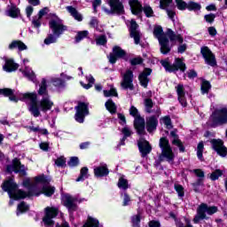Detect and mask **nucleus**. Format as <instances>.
Listing matches in <instances>:
<instances>
[{
	"label": "nucleus",
	"instance_id": "1",
	"mask_svg": "<svg viewBox=\"0 0 227 227\" xmlns=\"http://www.w3.org/2000/svg\"><path fill=\"white\" fill-rule=\"evenodd\" d=\"M36 92H26V93H16L15 90L11 89H0V95H4L8 97L11 102H28V111L35 118L42 116V113H48V111H52L54 107V101L51 98L49 95V90H47V80L43 78L40 84L39 90ZM38 95L42 98L38 101Z\"/></svg>",
	"mask_w": 227,
	"mask_h": 227
},
{
	"label": "nucleus",
	"instance_id": "2",
	"mask_svg": "<svg viewBox=\"0 0 227 227\" xmlns=\"http://www.w3.org/2000/svg\"><path fill=\"white\" fill-rule=\"evenodd\" d=\"M35 184L29 193L20 190L13 179L5 181L2 185V189L5 192H8L11 200H24V198H27V196H40V194L50 197L54 194L55 188L49 185L51 179L45 177V176H35Z\"/></svg>",
	"mask_w": 227,
	"mask_h": 227
},
{
	"label": "nucleus",
	"instance_id": "3",
	"mask_svg": "<svg viewBox=\"0 0 227 227\" xmlns=\"http://www.w3.org/2000/svg\"><path fill=\"white\" fill-rule=\"evenodd\" d=\"M51 20L49 21L50 29L52 31V34H50L45 39V45H51V43H56L58 38L67 31V27L63 25L61 19L56 16V14H51Z\"/></svg>",
	"mask_w": 227,
	"mask_h": 227
},
{
	"label": "nucleus",
	"instance_id": "4",
	"mask_svg": "<svg viewBox=\"0 0 227 227\" xmlns=\"http://www.w3.org/2000/svg\"><path fill=\"white\" fill-rule=\"evenodd\" d=\"M227 123V108L224 106L217 107L209 117L207 125L209 127H217Z\"/></svg>",
	"mask_w": 227,
	"mask_h": 227
},
{
	"label": "nucleus",
	"instance_id": "5",
	"mask_svg": "<svg viewBox=\"0 0 227 227\" xmlns=\"http://www.w3.org/2000/svg\"><path fill=\"white\" fill-rule=\"evenodd\" d=\"M153 35L157 38L160 43V51L161 54H168L171 51V46H169V40L164 35V31L162 30V27L155 26L153 30Z\"/></svg>",
	"mask_w": 227,
	"mask_h": 227
},
{
	"label": "nucleus",
	"instance_id": "6",
	"mask_svg": "<svg viewBox=\"0 0 227 227\" xmlns=\"http://www.w3.org/2000/svg\"><path fill=\"white\" fill-rule=\"evenodd\" d=\"M160 147L161 148V153L160 155V160H167V162H173L175 160V153L169 145V140L166 137L160 139Z\"/></svg>",
	"mask_w": 227,
	"mask_h": 227
},
{
	"label": "nucleus",
	"instance_id": "7",
	"mask_svg": "<svg viewBox=\"0 0 227 227\" xmlns=\"http://www.w3.org/2000/svg\"><path fill=\"white\" fill-rule=\"evenodd\" d=\"M129 114L135 118L134 125L135 129L140 136L145 134V119L139 115V111L134 106H131L129 108Z\"/></svg>",
	"mask_w": 227,
	"mask_h": 227
},
{
	"label": "nucleus",
	"instance_id": "8",
	"mask_svg": "<svg viewBox=\"0 0 227 227\" xmlns=\"http://www.w3.org/2000/svg\"><path fill=\"white\" fill-rule=\"evenodd\" d=\"M217 212V207L212 206L208 207L207 204H201L198 210H197V215L193 219V223H200V221L206 219L207 215H213V214H215Z\"/></svg>",
	"mask_w": 227,
	"mask_h": 227
},
{
	"label": "nucleus",
	"instance_id": "9",
	"mask_svg": "<svg viewBox=\"0 0 227 227\" xmlns=\"http://www.w3.org/2000/svg\"><path fill=\"white\" fill-rule=\"evenodd\" d=\"M59 214V208L56 207H47L44 208V217L43 223L46 227H54V217Z\"/></svg>",
	"mask_w": 227,
	"mask_h": 227
},
{
	"label": "nucleus",
	"instance_id": "10",
	"mask_svg": "<svg viewBox=\"0 0 227 227\" xmlns=\"http://www.w3.org/2000/svg\"><path fill=\"white\" fill-rule=\"evenodd\" d=\"M160 63L167 72H177V70L185 72V69L187 68L184 60L178 58L175 59L173 65L169 64L168 60H161Z\"/></svg>",
	"mask_w": 227,
	"mask_h": 227
},
{
	"label": "nucleus",
	"instance_id": "11",
	"mask_svg": "<svg viewBox=\"0 0 227 227\" xmlns=\"http://www.w3.org/2000/svg\"><path fill=\"white\" fill-rule=\"evenodd\" d=\"M74 109L76 111L74 115L75 121H78V123H84V118L90 114L88 103L80 102Z\"/></svg>",
	"mask_w": 227,
	"mask_h": 227
},
{
	"label": "nucleus",
	"instance_id": "12",
	"mask_svg": "<svg viewBox=\"0 0 227 227\" xmlns=\"http://www.w3.org/2000/svg\"><path fill=\"white\" fill-rule=\"evenodd\" d=\"M122 80L121 86L123 90H134V73L128 69L125 73H121Z\"/></svg>",
	"mask_w": 227,
	"mask_h": 227
},
{
	"label": "nucleus",
	"instance_id": "13",
	"mask_svg": "<svg viewBox=\"0 0 227 227\" xmlns=\"http://www.w3.org/2000/svg\"><path fill=\"white\" fill-rule=\"evenodd\" d=\"M62 204L67 207L69 214L77 210V199L68 193L62 194Z\"/></svg>",
	"mask_w": 227,
	"mask_h": 227
},
{
	"label": "nucleus",
	"instance_id": "14",
	"mask_svg": "<svg viewBox=\"0 0 227 227\" xmlns=\"http://www.w3.org/2000/svg\"><path fill=\"white\" fill-rule=\"evenodd\" d=\"M168 36L170 42H176L177 43H180L177 48V52H179V54H184V52L187 51V44L184 43V37H182V35H176L173 30L168 29Z\"/></svg>",
	"mask_w": 227,
	"mask_h": 227
},
{
	"label": "nucleus",
	"instance_id": "15",
	"mask_svg": "<svg viewBox=\"0 0 227 227\" xmlns=\"http://www.w3.org/2000/svg\"><path fill=\"white\" fill-rule=\"evenodd\" d=\"M10 4L7 6L6 16L12 19H17L20 17V9H19V4H20V0H9Z\"/></svg>",
	"mask_w": 227,
	"mask_h": 227
},
{
	"label": "nucleus",
	"instance_id": "16",
	"mask_svg": "<svg viewBox=\"0 0 227 227\" xmlns=\"http://www.w3.org/2000/svg\"><path fill=\"white\" fill-rule=\"evenodd\" d=\"M118 59L128 61L129 57H127V52H125L123 49L119 46H115L113 48V53H110V55L108 56V59L110 63H112V65H114Z\"/></svg>",
	"mask_w": 227,
	"mask_h": 227
},
{
	"label": "nucleus",
	"instance_id": "17",
	"mask_svg": "<svg viewBox=\"0 0 227 227\" xmlns=\"http://www.w3.org/2000/svg\"><path fill=\"white\" fill-rule=\"evenodd\" d=\"M213 150L216 152L220 157H226L227 148L224 146V143L221 139H213L210 141Z\"/></svg>",
	"mask_w": 227,
	"mask_h": 227
},
{
	"label": "nucleus",
	"instance_id": "18",
	"mask_svg": "<svg viewBox=\"0 0 227 227\" xmlns=\"http://www.w3.org/2000/svg\"><path fill=\"white\" fill-rule=\"evenodd\" d=\"M160 116V108L156 109V116L153 115L146 119V129L149 132H153V130H157V125H159V118Z\"/></svg>",
	"mask_w": 227,
	"mask_h": 227
},
{
	"label": "nucleus",
	"instance_id": "19",
	"mask_svg": "<svg viewBox=\"0 0 227 227\" xmlns=\"http://www.w3.org/2000/svg\"><path fill=\"white\" fill-rule=\"evenodd\" d=\"M8 173H20V175H26V167L20 164L19 159H14L12 160V165L7 166Z\"/></svg>",
	"mask_w": 227,
	"mask_h": 227
},
{
	"label": "nucleus",
	"instance_id": "20",
	"mask_svg": "<svg viewBox=\"0 0 227 227\" xmlns=\"http://www.w3.org/2000/svg\"><path fill=\"white\" fill-rule=\"evenodd\" d=\"M200 52L207 65H210V67H215V56H214V53H212V51H210L208 47H202Z\"/></svg>",
	"mask_w": 227,
	"mask_h": 227
},
{
	"label": "nucleus",
	"instance_id": "21",
	"mask_svg": "<svg viewBox=\"0 0 227 227\" xmlns=\"http://www.w3.org/2000/svg\"><path fill=\"white\" fill-rule=\"evenodd\" d=\"M137 145L142 157H146V155L152 152V145H150V142L146 141L145 138H140Z\"/></svg>",
	"mask_w": 227,
	"mask_h": 227
},
{
	"label": "nucleus",
	"instance_id": "22",
	"mask_svg": "<svg viewBox=\"0 0 227 227\" xmlns=\"http://www.w3.org/2000/svg\"><path fill=\"white\" fill-rule=\"evenodd\" d=\"M137 27L139 26L136 22V20H131L130 21V36L131 38H134L136 45L139 44V42L141 40V34L139 33V30H137Z\"/></svg>",
	"mask_w": 227,
	"mask_h": 227
},
{
	"label": "nucleus",
	"instance_id": "23",
	"mask_svg": "<svg viewBox=\"0 0 227 227\" xmlns=\"http://www.w3.org/2000/svg\"><path fill=\"white\" fill-rule=\"evenodd\" d=\"M19 69V64L15 63L13 59L4 58V65L3 66V71L11 74L16 72Z\"/></svg>",
	"mask_w": 227,
	"mask_h": 227
},
{
	"label": "nucleus",
	"instance_id": "24",
	"mask_svg": "<svg viewBox=\"0 0 227 227\" xmlns=\"http://www.w3.org/2000/svg\"><path fill=\"white\" fill-rule=\"evenodd\" d=\"M176 90L178 100H179L181 106H183V107H186L187 106V101L185 100V91L184 90V85L178 84L176 87Z\"/></svg>",
	"mask_w": 227,
	"mask_h": 227
},
{
	"label": "nucleus",
	"instance_id": "25",
	"mask_svg": "<svg viewBox=\"0 0 227 227\" xmlns=\"http://www.w3.org/2000/svg\"><path fill=\"white\" fill-rule=\"evenodd\" d=\"M109 5L112 12H114V13H123V12H125V10L123 9V4H121V2H120V0H110Z\"/></svg>",
	"mask_w": 227,
	"mask_h": 227
},
{
	"label": "nucleus",
	"instance_id": "26",
	"mask_svg": "<svg viewBox=\"0 0 227 227\" xmlns=\"http://www.w3.org/2000/svg\"><path fill=\"white\" fill-rule=\"evenodd\" d=\"M151 74H152V69L146 68L138 76L140 84L144 88H147L148 82H150V80L148 79V75H150Z\"/></svg>",
	"mask_w": 227,
	"mask_h": 227
},
{
	"label": "nucleus",
	"instance_id": "27",
	"mask_svg": "<svg viewBox=\"0 0 227 227\" xmlns=\"http://www.w3.org/2000/svg\"><path fill=\"white\" fill-rule=\"evenodd\" d=\"M129 6H130L131 13H133V15H137L141 13V12L143 11V6L137 0H130Z\"/></svg>",
	"mask_w": 227,
	"mask_h": 227
},
{
	"label": "nucleus",
	"instance_id": "28",
	"mask_svg": "<svg viewBox=\"0 0 227 227\" xmlns=\"http://www.w3.org/2000/svg\"><path fill=\"white\" fill-rule=\"evenodd\" d=\"M94 175L95 176H107L109 175V169H107V165L103 164L99 167L94 168Z\"/></svg>",
	"mask_w": 227,
	"mask_h": 227
},
{
	"label": "nucleus",
	"instance_id": "29",
	"mask_svg": "<svg viewBox=\"0 0 227 227\" xmlns=\"http://www.w3.org/2000/svg\"><path fill=\"white\" fill-rule=\"evenodd\" d=\"M20 72H21L23 75L27 77L29 81H35V79H36L35 72H33V69H31L29 67L25 66V67L20 69Z\"/></svg>",
	"mask_w": 227,
	"mask_h": 227
},
{
	"label": "nucleus",
	"instance_id": "30",
	"mask_svg": "<svg viewBox=\"0 0 227 227\" xmlns=\"http://www.w3.org/2000/svg\"><path fill=\"white\" fill-rule=\"evenodd\" d=\"M60 77H61V78L53 77V78L51 79V82H52V83L54 84V86H58V87L63 86V84H65V81H67V80L69 81V79H72V77L67 76V75L65 74H60Z\"/></svg>",
	"mask_w": 227,
	"mask_h": 227
},
{
	"label": "nucleus",
	"instance_id": "31",
	"mask_svg": "<svg viewBox=\"0 0 227 227\" xmlns=\"http://www.w3.org/2000/svg\"><path fill=\"white\" fill-rule=\"evenodd\" d=\"M66 10H67L68 13L74 17L75 20H78V22H82V14L79 13L77 9H75L73 6H67L66 7Z\"/></svg>",
	"mask_w": 227,
	"mask_h": 227
},
{
	"label": "nucleus",
	"instance_id": "32",
	"mask_svg": "<svg viewBox=\"0 0 227 227\" xmlns=\"http://www.w3.org/2000/svg\"><path fill=\"white\" fill-rule=\"evenodd\" d=\"M9 49H19V51H27V45L21 41H13L9 44Z\"/></svg>",
	"mask_w": 227,
	"mask_h": 227
},
{
	"label": "nucleus",
	"instance_id": "33",
	"mask_svg": "<svg viewBox=\"0 0 227 227\" xmlns=\"http://www.w3.org/2000/svg\"><path fill=\"white\" fill-rule=\"evenodd\" d=\"M170 136H172V137H174V139L172 140V145L178 146L180 152H185V147H184L182 141H180V139H178V137H176V134H175V131H171Z\"/></svg>",
	"mask_w": 227,
	"mask_h": 227
},
{
	"label": "nucleus",
	"instance_id": "34",
	"mask_svg": "<svg viewBox=\"0 0 227 227\" xmlns=\"http://www.w3.org/2000/svg\"><path fill=\"white\" fill-rule=\"evenodd\" d=\"M86 79H87L89 84L83 83L82 82H81L80 84L85 90H90V88H91L93 86V84H95V78H93V76H91V74H90V75L86 76Z\"/></svg>",
	"mask_w": 227,
	"mask_h": 227
},
{
	"label": "nucleus",
	"instance_id": "35",
	"mask_svg": "<svg viewBox=\"0 0 227 227\" xmlns=\"http://www.w3.org/2000/svg\"><path fill=\"white\" fill-rule=\"evenodd\" d=\"M29 210V206L27 205L26 202H21L18 205L17 207V215H20V214H24L25 212H27Z\"/></svg>",
	"mask_w": 227,
	"mask_h": 227
},
{
	"label": "nucleus",
	"instance_id": "36",
	"mask_svg": "<svg viewBox=\"0 0 227 227\" xmlns=\"http://www.w3.org/2000/svg\"><path fill=\"white\" fill-rule=\"evenodd\" d=\"M105 106L107 111H109V113H111L112 114H114V113H116V105L114 104V102H113V100L109 99L105 104Z\"/></svg>",
	"mask_w": 227,
	"mask_h": 227
},
{
	"label": "nucleus",
	"instance_id": "37",
	"mask_svg": "<svg viewBox=\"0 0 227 227\" xmlns=\"http://www.w3.org/2000/svg\"><path fill=\"white\" fill-rule=\"evenodd\" d=\"M210 88H212V86L210 85V82H208L207 80H203L201 82L202 95H205V93H208V91H210Z\"/></svg>",
	"mask_w": 227,
	"mask_h": 227
},
{
	"label": "nucleus",
	"instance_id": "38",
	"mask_svg": "<svg viewBox=\"0 0 227 227\" xmlns=\"http://www.w3.org/2000/svg\"><path fill=\"white\" fill-rule=\"evenodd\" d=\"M160 122L161 125H165L168 129H173V125L171 124V118L169 116H164L160 119Z\"/></svg>",
	"mask_w": 227,
	"mask_h": 227
},
{
	"label": "nucleus",
	"instance_id": "39",
	"mask_svg": "<svg viewBox=\"0 0 227 227\" xmlns=\"http://www.w3.org/2000/svg\"><path fill=\"white\" fill-rule=\"evenodd\" d=\"M187 9L190 12H198V10H201V5L196 2H190L187 4Z\"/></svg>",
	"mask_w": 227,
	"mask_h": 227
},
{
	"label": "nucleus",
	"instance_id": "40",
	"mask_svg": "<svg viewBox=\"0 0 227 227\" xmlns=\"http://www.w3.org/2000/svg\"><path fill=\"white\" fill-rule=\"evenodd\" d=\"M144 106L145 107L146 113H153L152 108L153 107V101L150 98H145L144 100Z\"/></svg>",
	"mask_w": 227,
	"mask_h": 227
},
{
	"label": "nucleus",
	"instance_id": "41",
	"mask_svg": "<svg viewBox=\"0 0 227 227\" xmlns=\"http://www.w3.org/2000/svg\"><path fill=\"white\" fill-rule=\"evenodd\" d=\"M205 148V145H203V142H200L197 146V157L200 159V160H203V150Z\"/></svg>",
	"mask_w": 227,
	"mask_h": 227
},
{
	"label": "nucleus",
	"instance_id": "42",
	"mask_svg": "<svg viewBox=\"0 0 227 227\" xmlns=\"http://www.w3.org/2000/svg\"><path fill=\"white\" fill-rule=\"evenodd\" d=\"M84 178H88V168L87 167H83L81 169L80 176L76 179V182H82V180H84Z\"/></svg>",
	"mask_w": 227,
	"mask_h": 227
},
{
	"label": "nucleus",
	"instance_id": "43",
	"mask_svg": "<svg viewBox=\"0 0 227 227\" xmlns=\"http://www.w3.org/2000/svg\"><path fill=\"white\" fill-rule=\"evenodd\" d=\"M88 35H89V32L87 30L78 32L75 36L76 43H79V42H81V40H84V38H86V36H88Z\"/></svg>",
	"mask_w": 227,
	"mask_h": 227
},
{
	"label": "nucleus",
	"instance_id": "44",
	"mask_svg": "<svg viewBox=\"0 0 227 227\" xmlns=\"http://www.w3.org/2000/svg\"><path fill=\"white\" fill-rule=\"evenodd\" d=\"M119 189H123L124 191L129 189V182L127 179L121 177L118 182Z\"/></svg>",
	"mask_w": 227,
	"mask_h": 227
},
{
	"label": "nucleus",
	"instance_id": "45",
	"mask_svg": "<svg viewBox=\"0 0 227 227\" xmlns=\"http://www.w3.org/2000/svg\"><path fill=\"white\" fill-rule=\"evenodd\" d=\"M122 134L124 135V137L122 138L121 145H125V143L123 141H125V139H127V137H129V136L132 135V131L130 130V129L125 127L122 129Z\"/></svg>",
	"mask_w": 227,
	"mask_h": 227
},
{
	"label": "nucleus",
	"instance_id": "46",
	"mask_svg": "<svg viewBox=\"0 0 227 227\" xmlns=\"http://www.w3.org/2000/svg\"><path fill=\"white\" fill-rule=\"evenodd\" d=\"M219 176H223V170L216 169L210 175V179L213 181L218 180Z\"/></svg>",
	"mask_w": 227,
	"mask_h": 227
},
{
	"label": "nucleus",
	"instance_id": "47",
	"mask_svg": "<svg viewBox=\"0 0 227 227\" xmlns=\"http://www.w3.org/2000/svg\"><path fill=\"white\" fill-rule=\"evenodd\" d=\"M105 97H118V92L114 87H111L110 90H104Z\"/></svg>",
	"mask_w": 227,
	"mask_h": 227
},
{
	"label": "nucleus",
	"instance_id": "48",
	"mask_svg": "<svg viewBox=\"0 0 227 227\" xmlns=\"http://www.w3.org/2000/svg\"><path fill=\"white\" fill-rule=\"evenodd\" d=\"M32 26L38 29L42 26V18H40L39 16L34 17L32 20Z\"/></svg>",
	"mask_w": 227,
	"mask_h": 227
},
{
	"label": "nucleus",
	"instance_id": "49",
	"mask_svg": "<svg viewBox=\"0 0 227 227\" xmlns=\"http://www.w3.org/2000/svg\"><path fill=\"white\" fill-rule=\"evenodd\" d=\"M97 45H106L107 43V38L106 35H99L96 38Z\"/></svg>",
	"mask_w": 227,
	"mask_h": 227
},
{
	"label": "nucleus",
	"instance_id": "50",
	"mask_svg": "<svg viewBox=\"0 0 227 227\" xmlns=\"http://www.w3.org/2000/svg\"><path fill=\"white\" fill-rule=\"evenodd\" d=\"M143 10L146 17H153V9H152V7L145 5Z\"/></svg>",
	"mask_w": 227,
	"mask_h": 227
},
{
	"label": "nucleus",
	"instance_id": "51",
	"mask_svg": "<svg viewBox=\"0 0 227 227\" xmlns=\"http://www.w3.org/2000/svg\"><path fill=\"white\" fill-rule=\"evenodd\" d=\"M131 222L133 227H139V223H141V217L139 216V215H134L131 218Z\"/></svg>",
	"mask_w": 227,
	"mask_h": 227
},
{
	"label": "nucleus",
	"instance_id": "52",
	"mask_svg": "<svg viewBox=\"0 0 227 227\" xmlns=\"http://www.w3.org/2000/svg\"><path fill=\"white\" fill-rule=\"evenodd\" d=\"M175 189L180 198H184V186L180 184H175Z\"/></svg>",
	"mask_w": 227,
	"mask_h": 227
},
{
	"label": "nucleus",
	"instance_id": "53",
	"mask_svg": "<svg viewBox=\"0 0 227 227\" xmlns=\"http://www.w3.org/2000/svg\"><path fill=\"white\" fill-rule=\"evenodd\" d=\"M78 165H79V158L77 157H72L68 161V166H70V168H75V166H78Z\"/></svg>",
	"mask_w": 227,
	"mask_h": 227
},
{
	"label": "nucleus",
	"instance_id": "54",
	"mask_svg": "<svg viewBox=\"0 0 227 227\" xmlns=\"http://www.w3.org/2000/svg\"><path fill=\"white\" fill-rule=\"evenodd\" d=\"M55 164L59 168H63V166H65L67 164V160H65V159L63 157H60L55 160Z\"/></svg>",
	"mask_w": 227,
	"mask_h": 227
},
{
	"label": "nucleus",
	"instance_id": "55",
	"mask_svg": "<svg viewBox=\"0 0 227 227\" xmlns=\"http://www.w3.org/2000/svg\"><path fill=\"white\" fill-rule=\"evenodd\" d=\"M142 63H143V59H141L140 57L130 59V65L132 66L141 65Z\"/></svg>",
	"mask_w": 227,
	"mask_h": 227
},
{
	"label": "nucleus",
	"instance_id": "56",
	"mask_svg": "<svg viewBox=\"0 0 227 227\" xmlns=\"http://www.w3.org/2000/svg\"><path fill=\"white\" fill-rule=\"evenodd\" d=\"M184 222H185V225H184V223H176V226L177 227H192V225L191 224V220L189 218H184Z\"/></svg>",
	"mask_w": 227,
	"mask_h": 227
},
{
	"label": "nucleus",
	"instance_id": "57",
	"mask_svg": "<svg viewBox=\"0 0 227 227\" xmlns=\"http://www.w3.org/2000/svg\"><path fill=\"white\" fill-rule=\"evenodd\" d=\"M33 12H35V9L33 8V6L28 5L26 8V13H27V19H31V16L33 15Z\"/></svg>",
	"mask_w": 227,
	"mask_h": 227
},
{
	"label": "nucleus",
	"instance_id": "58",
	"mask_svg": "<svg viewBox=\"0 0 227 227\" xmlns=\"http://www.w3.org/2000/svg\"><path fill=\"white\" fill-rule=\"evenodd\" d=\"M173 0H160V8L164 10L168 4H171Z\"/></svg>",
	"mask_w": 227,
	"mask_h": 227
},
{
	"label": "nucleus",
	"instance_id": "59",
	"mask_svg": "<svg viewBox=\"0 0 227 227\" xmlns=\"http://www.w3.org/2000/svg\"><path fill=\"white\" fill-rule=\"evenodd\" d=\"M215 19V14L211 13V14H207L205 16V20L207 22H209L210 24H212V22H214Z\"/></svg>",
	"mask_w": 227,
	"mask_h": 227
},
{
	"label": "nucleus",
	"instance_id": "60",
	"mask_svg": "<svg viewBox=\"0 0 227 227\" xmlns=\"http://www.w3.org/2000/svg\"><path fill=\"white\" fill-rule=\"evenodd\" d=\"M193 173H195L196 176L199 178H204L205 177V172L201 169H193Z\"/></svg>",
	"mask_w": 227,
	"mask_h": 227
},
{
	"label": "nucleus",
	"instance_id": "61",
	"mask_svg": "<svg viewBox=\"0 0 227 227\" xmlns=\"http://www.w3.org/2000/svg\"><path fill=\"white\" fill-rule=\"evenodd\" d=\"M48 12H49V9L47 7H44L43 9L39 11L37 17H39V19H42V17H43L44 15H47Z\"/></svg>",
	"mask_w": 227,
	"mask_h": 227
},
{
	"label": "nucleus",
	"instance_id": "62",
	"mask_svg": "<svg viewBox=\"0 0 227 227\" xmlns=\"http://www.w3.org/2000/svg\"><path fill=\"white\" fill-rule=\"evenodd\" d=\"M178 10H185L187 8V4L184 1L176 2Z\"/></svg>",
	"mask_w": 227,
	"mask_h": 227
},
{
	"label": "nucleus",
	"instance_id": "63",
	"mask_svg": "<svg viewBox=\"0 0 227 227\" xmlns=\"http://www.w3.org/2000/svg\"><path fill=\"white\" fill-rule=\"evenodd\" d=\"M89 24L90 27H97L98 26V20L97 18H91Z\"/></svg>",
	"mask_w": 227,
	"mask_h": 227
},
{
	"label": "nucleus",
	"instance_id": "64",
	"mask_svg": "<svg viewBox=\"0 0 227 227\" xmlns=\"http://www.w3.org/2000/svg\"><path fill=\"white\" fill-rule=\"evenodd\" d=\"M149 226L150 227H160V223H159L157 221H151L149 223Z\"/></svg>",
	"mask_w": 227,
	"mask_h": 227
}]
</instances>
